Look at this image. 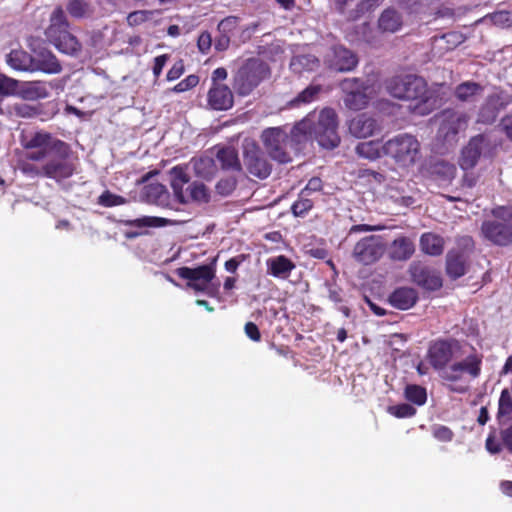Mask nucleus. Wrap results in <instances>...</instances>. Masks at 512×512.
Segmentation results:
<instances>
[{"instance_id":"obj_40","label":"nucleus","mask_w":512,"mask_h":512,"mask_svg":"<svg viewBox=\"0 0 512 512\" xmlns=\"http://www.w3.org/2000/svg\"><path fill=\"white\" fill-rule=\"evenodd\" d=\"M404 396L415 405L422 406L427 401L426 389L420 385L408 384L404 389Z\"/></svg>"},{"instance_id":"obj_50","label":"nucleus","mask_w":512,"mask_h":512,"mask_svg":"<svg viewBox=\"0 0 512 512\" xmlns=\"http://www.w3.org/2000/svg\"><path fill=\"white\" fill-rule=\"evenodd\" d=\"M434 438L441 442H450L454 437L453 431L445 425H435L432 427Z\"/></svg>"},{"instance_id":"obj_45","label":"nucleus","mask_w":512,"mask_h":512,"mask_svg":"<svg viewBox=\"0 0 512 512\" xmlns=\"http://www.w3.org/2000/svg\"><path fill=\"white\" fill-rule=\"evenodd\" d=\"M512 414V397L508 389H504L501 392L497 418L500 420L504 416H510Z\"/></svg>"},{"instance_id":"obj_34","label":"nucleus","mask_w":512,"mask_h":512,"mask_svg":"<svg viewBox=\"0 0 512 512\" xmlns=\"http://www.w3.org/2000/svg\"><path fill=\"white\" fill-rule=\"evenodd\" d=\"M124 226L136 228H159L172 224V220L157 217V216H143L136 219H126L120 221Z\"/></svg>"},{"instance_id":"obj_18","label":"nucleus","mask_w":512,"mask_h":512,"mask_svg":"<svg viewBox=\"0 0 512 512\" xmlns=\"http://www.w3.org/2000/svg\"><path fill=\"white\" fill-rule=\"evenodd\" d=\"M240 18L230 15L222 19L217 25L218 35L215 37L214 47L218 52L225 51L229 48L231 37L235 34L239 27Z\"/></svg>"},{"instance_id":"obj_35","label":"nucleus","mask_w":512,"mask_h":512,"mask_svg":"<svg viewBox=\"0 0 512 512\" xmlns=\"http://www.w3.org/2000/svg\"><path fill=\"white\" fill-rule=\"evenodd\" d=\"M484 91V87L474 81H465L456 86L454 95L461 102L474 101Z\"/></svg>"},{"instance_id":"obj_43","label":"nucleus","mask_w":512,"mask_h":512,"mask_svg":"<svg viewBox=\"0 0 512 512\" xmlns=\"http://www.w3.org/2000/svg\"><path fill=\"white\" fill-rule=\"evenodd\" d=\"M23 92L24 97L30 100L44 99L49 95L47 88L40 82H30Z\"/></svg>"},{"instance_id":"obj_1","label":"nucleus","mask_w":512,"mask_h":512,"mask_svg":"<svg viewBox=\"0 0 512 512\" xmlns=\"http://www.w3.org/2000/svg\"><path fill=\"white\" fill-rule=\"evenodd\" d=\"M21 145L25 150V159L19 163V169L24 175L60 181L74 174L76 167L69 161L72 153L69 144L53 137L51 133L35 132L22 139Z\"/></svg>"},{"instance_id":"obj_61","label":"nucleus","mask_w":512,"mask_h":512,"mask_svg":"<svg viewBox=\"0 0 512 512\" xmlns=\"http://www.w3.org/2000/svg\"><path fill=\"white\" fill-rule=\"evenodd\" d=\"M478 180H479V176L477 174L466 170V172L464 173V175L462 177L461 185H462V187L473 188L478 183Z\"/></svg>"},{"instance_id":"obj_37","label":"nucleus","mask_w":512,"mask_h":512,"mask_svg":"<svg viewBox=\"0 0 512 512\" xmlns=\"http://www.w3.org/2000/svg\"><path fill=\"white\" fill-rule=\"evenodd\" d=\"M186 199V203H207L210 200V193L204 183L195 181L186 188Z\"/></svg>"},{"instance_id":"obj_53","label":"nucleus","mask_w":512,"mask_h":512,"mask_svg":"<svg viewBox=\"0 0 512 512\" xmlns=\"http://www.w3.org/2000/svg\"><path fill=\"white\" fill-rule=\"evenodd\" d=\"M441 39L447 43L446 49L452 50L463 42V35L459 32H448L443 34Z\"/></svg>"},{"instance_id":"obj_63","label":"nucleus","mask_w":512,"mask_h":512,"mask_svg":"<svg viewBox=\"0 0 512 512\" xmlns=\"http://www.w3.org/2000/svg\"><path fill=\"white\" fill-rule=\"evenodd\" d=\"M501 439L504 446L512 453V424L501 431Z\"/></svg>"},{"instance_id":"obj_51","label":"nucleus","mask_w":512,"mask_h":512,"mask_svg":"<svg viewBox=\"0 0 512 512\" xmlns=\"http://www.w3.org/2000/svg\"><path fill=\"white\" fill-rule=\"evenodd\" d=\"M237 181L235 178L221 179L216 184V190L220 195H230L236 188Z\"/></svg>"},{"instance_id":"obj_52","label":"nucleus","mask_w":512,"mask_h":512,"mask_svg":"<svg viewBox=\"0 0 512 512\" xmlns=\"http://www.w3.org/2000/svg\"><path fill=\"white\" fill-rule=\"evenodd\" d=\"M151 14L152 13L150 11H145V10L133 11L128 14L127 23L130 26H138V25L146 22L150 18Z\"/></svg>"},{"instance_id":"obj_3","label":"nucleus","mask_w":512,"mask_h":512,"mask_svg":"<svg viewBox=\"0 0 512 512\" xmlns=\"http://www.w3.org/2000/svg\"><path fill=\"white\" fill-rule=\"evenodd\" d=\"M383 156L400 169L412 168L422 158L421 143L411 133H399L382 144Z\"/></svg>"},{"instance_id":"obj_57","label":"nucleus","mask_w":512,"mask_h":512,"mask_svg":"<svg viewBox=\"0 0 512 512\" xmlns=\"http://www.w3.org/2000/svg\"><path fill=\"white\" fill-rule=\"evenodd\" d=\"M169 60L168 54H162L154 58V64H153V75L155 78H159V76L162 73V70L164 66L166 65L167 61Z\"/></svg>"},{"instance_id":"obj_48","label":"nucleus","mask_w":512,"mask_h":512,"mask_svg":"<svg viewBox=\"0 0 512 512\" xmlns=\"http://www.w3.org/2000/svg\"><path fill=\"white\" fill-rule=\"evenodd\" d=\"M388 412L396 418H409L416 414V409L408 403H401L390 406Z\"/></svg>"},{"instance_id":"obj_38","label":"nucleus","mask_w":512,"mask_h":512,"mask_svg":"<svg viewBox=\"0 0 512 512\" xmlns=\"http://www.w3.org/2000/svg\"><path fill=\"white\" fill-rule=\"evenodd\" d=\"M356 153L360 157L369 160H376L383 155L382 144L375 140L360 142L356 146Z\"/></svg>"},{"instance_id":"obj_23","label":"nucleus","mask_w":512,"mask_h":512,"mask_svg":"<svg viewBox=\"0 0 512 512\" xmlns=\"http://www.w3.org/2000/svg\"><path fill=\"white\" fill-rule=\"evenodd\" d=\"M468 256L460 250H451L446 255V273L451 279H458L466 274Z\"/></svg>"},{"instance_id":"obj_41","label":"nucleus","mask_w":512,"mask_h":512,"mask_svg":"<svg viewBox=\"0 0 512 512\" xmlns=\"http://www.w3.org/2000/svg\"><path fill=\"white\" fill-rule=\"evenodd\" d=\"M308 196L306 191L300 192L298 199L291 206L294 216L303 217L313 208L314 202Z\"/></svg>"},{"instance_id":"obj_62","label":"nucleus","mask_w":512,"mask_h":512,"mask_svg":"<svg viewBox=\"0 0 512 512\" xmlns=\"http://www.w3.org/2000/svg\"><path fill=\"white\" fill-rule=\"evenodd\" d=\"M383 0H362L357 5V12L365 13L378 7Z\"/></svg>"},{"instance_id":"obj_8","label":"nucleus","mask_w":512,"mask_h":512,"mask_svg":"<svg viewBox=\"0 0 512 512\" xmlns=\"http://www.w3.org/2000/svg\"><path fill=\"white\" fill-rule=\"evenodd\" d=\"M313 134L318 144L326 149H334L340 144L338 134V116L333 108H324L320 111L318 120L314 124Z\"/></svg>"},{"instance_id":"obj_25","label":"nucleus","mask_w":512,"mask_h":512,"mask_svg":"<svg viewBox=\"0 0 512 512\" xmlns=\"http://www.w3.org/2000/svg\"><path fill=\"white\" fill-rule=\"evenodd\" d=\"M170 176V185L175 199L181 204H186V189H184V186L190 182L186 167L180 165L173 167L170 170Z\"/></svg>"},{"instance_id":"obj_22","label":"nucleus","mask_w":512,"mask_h":512,"mask_svg":"<svg viewBox=\"0 0 512 512\" xmlns=\"http://www.w3.org/2000/svg\"><path fill=\"white\" fill-rule=\"evenodd\" d=\"M418 292L411 287H398L388 297L389 304L399 310H408L418 301Z\"/></svg>"},{"instance_id":"obj_20","label":"nucleus","mask_w":512,"mask_h":512,"mask_svg":"<svg viewBox=\"0 0 512 512\" xmlns=\"http://www.w3.org/2000/svg\"><path fill=\"white\" fill-rule=\"evenodd\" d=\"M381 129L378 121L366 113L354 117L349 123L350 133L357 138H366L372 136Z\"/></svg>"},{"instance_id":"obj_29","label":"nucleus","mask_w":512,"mask_h":512,"mask_svg":"<svg viewBox=\"0 0 512 512\" xmlns=\"http://www.w3.org/2000/svg\"><path fill=\"white\" fill-rule=\"evenodd\" d=\"M402 26V15L394 8L385 9L378 18V28L383 33H396Z\"/></svg>"},{"instance_id":"obj_46","label":"nucleus","mask_w":512,"mask_h":512,"mask_svg":"<svg viewBox=\"0 0 512 512\" xmlns=\"http://www.w3.org/2000/svg\"><path fill=\"white\" fill-rule=\"evenodd\" d=\"M321 92L320 85H310L301 91L293 100L294 104H307L311 103L316 99L318 94Z\"/></svg>"},{"instance_id":"obj_19","label":"nucleus","mask_w":512,"mask_h":512,"mask_svg":"<svg viewBox=\"0 0 512 512\" xmlns=\"http://www.w3.org/2000/svg\"><path fill=\"white\" fill-rule=\"evenodd\" d=\"M484 143L485 137L482 134H478L469 140L468 144L462 149L459 159L461 169L465 171L471 170L477 165L482 154Z\"/></svg>"},{"instance_id":"obj_11","label":"nucleus","mask_w":512,"mask_h":512,"mask_svg":"<svg viewBox=\"0 0 512 512\" xmlns=\"http://www.w3.org/2000/svg\"><path fill=\"white\" fill-rule=\"evenodd\" d=\"M217 257H214L210 263L200 265L196 268L187 266L179 267L175 273L182 279L188 280V287L195 291H204L206 284L215 277Z\"/></svg>"},{"instance_id":"obj_16","label":"nucleus","mask_w":512,"mask_h":512,"mask_svg":"<svg viewBox=\"0 0 512 512\" xmlns=\"http://www.w3.org/2000/svg\"><path fill=\"white\" fill-rule=\"evenodd\" d=\"M409 272L411 280L425 290L436 291L442 287V278L439 273L427 265L414 262Z\"/></svg>"},{"instance_id":"obj_47","label":"nucleus","mask_w":512,"mask_h":512,"mask_svg":"<svg viewBox=\"0 0 512 512\" xmlns=\"http://www.w3.org/2000/svg\"><path fill=\"white\" fill-rule=\"evenodd\" d=\"M126 203V199L120 195L111 193L110 191H104L98 198V204L104 207L119 206Z\"/></svg>"},{"instance_id":"obj_28","label":"nucleus","mask_w":512,"mask_h":512,"mask_svg":"<svg viewBox=\"0 0 512 512\" xmlns=\"http://www.w3.org/2000/svg\"><path fill=\"white\" fill-rule=\"evenodd\" d=\"M215 161L218 162L224 171H232L240 173L242 165L238 157L237 151L232 147L219 148L215 155Z\"/></svg>"},{"instance_id":"obj_10","label":"nucleus","mask_w":512,"mask_h":512,"mask_svg":"<svg viewBox=\"0 0 512 512\" xmlns=\"http://www.w3.org/2000/svg\"><path fill=\"white\" fill-rule=\"evenodd\" d=\"M385 251L383 238L379 235H370L360 239L353 248L352 257L363 265L377 262Z\"/></svg>"},{"instance_id":"obj_9","label":"nucleus","mask_w":512,"mask_h":512,"mask_svg":"<svg viewBox=\"0 0 512 512\" xmlns=\"http://www.w3.org/2000/svg\"><path fill=\"white\" fill-rule=\"evenodd\" d=\"M512 104V94L501 87H495L489 94L478 113V122L483 124H492L497 119L499 113Z\"/></svg>"},{"instance_id":"obj_27","label":"nucleus","mask_w":512,"mask_h":512,"mask_svg":"<svg viewBox=\"0 0 512 512\" xmlns=\"http://www.w3.org/2000/svg\"><path fill=\"white\" fill-rule=\"evenodd\" d=\"M266 265L268 274L280 279H287L296 267L295 263L285 255L269 258Z\"/></svg>"},{"instance_id":"obj_44","label":"nucleus","mask_w":512,"mask_h":512,"mask_svg":"<svg viewBox=\"0 0 512 512\" xmlns=\"http://www.w3.org/2000/svg\"><path fill=\"white\" fill-rule=\"evenodd\" d=\"M19 81L0 73V96L9 97L17 93Z\"/></svg>"},{"instance_id":"obj_12","label":"nucleus","mask_w":512,"mask_h":512,"mask_svg":"<svg viewBox=\"0 0 512 512\" xmlns=\"http://www.w3.org/2000/svg\"><path fill=\"white\" fill-rule=\"evenodd\" d=\"M325 66L336 72H350L358 65V56L344 45H332L324 55Z\"/></svg>"},{"instance_id":"obj_13","label":"nucleus","mask_w":512,"mask_h":512,"mask_svg":"<svg viewBox=\"0 0 512 512\" xmlns=\"http://www.w3.org/2000/svg\"><path fill=\"white\" fill-rule=\"evenodd\" d=\"M243 162L246 171L258 179H266L271 174L272 165L265 153L254 143L244 147Z\"/></svg>"},{"instance_id":"obj_7","label":"nucleus","mask_w":512,"mask_h":512,"mask_svg":"<svg viewBox=\"0 0 512 512\" xmlns=\"http://www.w3.org/2000/svg\"><path fill=\"white\" fill-rule=\"evenodd\" d=\"M270 76V68L260 58H249L237 70L232 87L238 96L250 95L255 88Z\"/></svg>"},{"instance_id":"obj_24","label":"nucleus","mask_w":512,"mask_h":512,"mask_svg":"<svg viewBox=\"0 0 512 512\" xmlns=\"http://www.w3.org/2000/svg\"><path fill=\"white\" fill-rule=\"evenodd\" d=\"M415 253L413 239L401 235L395 238L389 246V257L394 261H407Z\"/></svg>"},{"instance_id":"obj_15","label":"nucleus","mask_w":512,"mask_h":512,"mask_svg":"<svg viewBox=\"0 0 512 512\" xmlns=\"http://www.w3.org/2000/svg\"><path fill=\"white\" fill-rule=\"evenodd\" d=\"M340 86L345 93L344 104L348 109L360 111L368 106L369 97L364 91V82L361 79L346 78Z\"/></svg>"},{"instance_id":"obj_49","label":"nucleus","mask_w":512,"mask_h":512,"mask_svg":"<svg viewBox=\"0 0 512 512\" xmlns=\"http://www.w3.org/2000/svg\"><path fill=\"white\" fill-rule=\"evenodd\" d=\"M199 83V77L195 74L188 75L173 87L176 93H182L196 87Z\"/></svg>"},{"instance_id":"obj_56","label":"nucleus","mask_w":512,"mask_h":512,"mask_svg":"<svg viewBox=\"0 0 512 512\" xmlns=\"http://www.w3.org/2000/svg\"><path fill=\"white\" fill-rule=\"evenodd\" d=\"M184 70L185 67L183 60H178L167 72L166 79L168 81H174L181 77V75L184 73Z\"/></svg>"},{"instance_id":"obj_21","label":"nucleus","mask_w":512,"mask_h":512,"mask_svg":"<svg viewBox=\"0 0 512 512\" xmlns=\"http://www.w3.org/2000/svg\"><path fill=\"white\" fill-rule=\"evenodd\" d=\"M208 103L214 110H228L234 103L233 93L226 85L214 84L208 92Z\"/></svg>"},{"instance_id":"obj_60","label":"nucleus","mask_w":512,"mask_h":512,"mask_svg":"<svg viewBox=\"0 0 512 512\" xmlns=\"http://www.w3.org/2000/svg\"><path fill=\"white\" fill-rule=\"evenodd\" d=\"M245 260V256L243 254L237 255L233 258L227 260L224 264L226 271L230 273H235L240 266V264Z\"/></svg>"},{"instance_id":"obj_17","label":"nucleus","mask_w":512,"mask_h":512,"mask_svg":"<svg viewBox=\"0 0 512 512\" xmlns=\"http://www.w3.org/2000/svg\"><path fill=\"white\" fill-rule=\"evenodd\" d=\"M456 340L439 339L428 349V361L435 370H443L453 358V347Z\"/></svg>"},{"instance_id":"obj_14","label":"nucleus","mask_w":512,"mask_h":512,"mask_svg":"<svg viewBox=\"0 0 512 512\" xmlns=\"http://www.w3.org/2000/svg\"><path fill=\"white\" fill-rule=\"evenodd\" d=\"M483 355L479 353L469 354L462 361L453 363L443 374V379L449 382H456L463 374H468L472 379L481 375Z\"/></svg>"},{"instance_id":"obj_58","label":"nucleus","mask_w":512,"mask_h":512,"mask_svg":"<svg viewBox=\"0 0 512 512\" xmlns=\"http://www.w3.org/2000/svg\"><path fill=\"white\" fill-rule=\"evenodd\" d=\"M245 334L254 342L261 340V333L258 326L254 322H247L244 326Z\"/></svg>"},{"instance_id":"obj_42","label":"nucleus","mask_w":512,"mask_h":512,"mask_svg":"<svg viewBox=\"0 0 512 512\" xmlns=\"http://www.w3.org/2000/svg\"><path fill=\"white\" fill-rule=\"evenodd\" d=\"M90 5L84 0H70L66 9L69 15L73 18H84L89 12Z\"/></svg>"},{"instance_id":"obj_26","label":"nucleus","mask_w":512,"mask_h":512,"mask_svg":"<svg viewBox=\"0 0 512 512\" xmlns=\"http://www.w3.org/2000/svg\"><path fill=\"white\" fill-rule=\"evenodd\" d=\"M62 66L57 57L49 50H41L33 56V71H41L47 74H58Z\"/></svg>"},{"instance_id":"obj_33","label":"nucleus","mask_w":512,"mask_h":512,"mask_svg":"<svg viewBox=\"0 0 512 512\" xmlns=\"http://www.w3.org/2000/svg\"><path fill=\"white\" fill-rule=\"evenodd\" d=\"M469 117L465 113L446 112L442 129L446 135H456L460 130L467 127Z\"/></svg>"},{"instance_id":"obj_36","label":"nucleus","mask_w":512,"mask_h":512,"mask_svg":"<svg viewBox=\"0 0 512 512\" xmlns=\"http://www.w3.org/2000/svg\"><path fill=\"white\" fill-rule=\"evenodd\" d=\"M430 173L437 180L450 182L455 177L456 167L449 162L440 160L430 166Z\"/></svg>"},{"instance_id":"obj_5","label":"nucleus","mask_w":512,"mask_h":512,"mask_svg":"<svg viewBox=\"0 0 512 512\" xmlns=\"http://www.w3.org/2000/svg\"><path fill=\"white\" fill-rule=\"evenodd\" d=\"M308 127L306 122L297 124L292 129V136H289L287 132L280 127H270L265 129L261 134V140L265 150L269 156L281 163L286 164L292 161L289 149L294 146V137L299 132L306 134L305 129Z\"/></svg>"},{"instance_id":"obj_64","label":"nucleus","mask_w":512,"mask_h":512,"mask_svg":"<svg viewBox=\"0 0 512 512\" xmlns=\"http://www.w3.org/2000/svg\"><path fill=\"white\" fill-rule=\"evenodd\" d=\"M501 126L506 136L512 141V113L502 118Z\"/></svg>"},{"instance_id":"obj_59","label":"nucleus","mask_w":512,"mask_h":512,"mask_svg":"<svg viewBox=\"0 0 512 512\" xmlns=\"http://www.w3.org/2000/svg\"><path fill=\"white\" fill-rule=\"evenodd\" d=\"M384 227L381 226V225H369V224H357V225H353L350 230H349V234H354V233H361V232H373V231H380L382 230Z\"/></svg>"},{"instance_id":"obj_31","label":"nucleus","mask_w":512,"mask_h":512,"mask_svg":"<svg viewBox=\"0 0 512 512\" xmlns=\"http://www.w3.org/2000/svg\"><path fill=\"white\" fill-rule=\"evenodd\" d=\"M142 197L150 204L163 205L168 200L169 194L163 184L155 182L143 187Z\"/></svg>"},{"instance_id":"obj_6","label":"nucleus","mask_w":512,"mask_h":512,"mask_svg":"<svg viewBox=\"0 0 512 512\" xmlns=\"http://www.w3.org/2000/svg\"><path fill=\"white\" fill-rule=\"evenodd\" d=\"M492 219L481 224L483 238L497 246L512 243V206H496L491 210Z\"/></svg>"},{"instance_id":"obj_39","label":"nucleus","mask_w":512,"mask_h":512,"mask_svg":"<svg viewBox=\"0 0 512 512\" xmlns=\"http://www.w3.org/2000/svg\"><path fill=\"white\" fill-rule=\"evenodd\" d=\"M193 166L196 174L206 179L211 178L216 170L215 160L209 156L196 159Z\"/></svg>"},{"instance_id":"obj_2","label":"nucleus","mask_w":512,"mask_h":512,"mask_svg":"<svg viewBox=\"0 0 512 512\" xmlns=\"http://www.w3.org/2000/svg\"><path fill=\"white\" fill-rule=\"evenodd\" d=\"M387 92L396 99L414 102V114L428 115L432 112L431 93L423 77L414 74L396 75L386 81Z\"/></svg>"},{"instance_id":"obj_54","label":"nucleus","mask_w":512,"mask_h":512,"mask_svg":"<svg viewBox=\"0 0 512 512\" xmlns=\"http://www.w3.org/2000/svg\"><path fill=\"white\" fill-rule=\"evenodd\" d=\"M212 46V35L203 31L197 39V47L202 54H208Z\"/></svg>"},{"instance_id":"obj_55","label":"nucleus","mask_w":512,"mask_h":512,"mask_svg":"<svg viewBox=\"0 0 512 512\" xmlns=\"http://www.w3.org/2000/svg\"><path fill=\"white\" fill-rule=\"evenodd\" d=\"M14 109L16 114L23 118H30L39 114L37 107L25 103L16 105Z\"/></svg>"},{"instance_id":"obj_30","label":"nucleus","mask_w":512,"mask_h":512,"mask_svg":"<svg viewBox=\"0 0 512 512\" xmlns=\"http://www.w3.org/2000/svg\"><path fill=\"white\" fill-rule=\"evenodd\" d=\"M445 241L438 234L427 232L420 237V248L423 253L430 256H440L444 250Z\"/></svg>"},{"instance_id":"obj_32","label":"nucleus","mask_w":512,"mask_h":512,"mask_svg":"<svg viewBox=\"0 0 512 512\" xmlns=\"http://www.w3.org/2000/svg\"><path fill=\"white\" fill-rule=\"evenodd\" d=\"M7 64L17 71H33V56L22 49H13L7 55Z\"/></svg>"},{"instance_id":"obj_4","label":"nucleus","mask_w":512,"mask_h":512,"mask_svg":"<svg viewBox=\"0 0 512 512\" xmlns=\"http://www.w3.org/2000/svg\"><path fill=\"white\" fill-rule=\"evenodd\" d=\"M47 40L61 53L77 56L82 50L78 38L70 32V23L61 6L55 7L45 29Z\"/></svg>"}]
</instances>
